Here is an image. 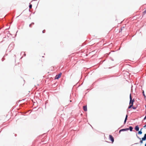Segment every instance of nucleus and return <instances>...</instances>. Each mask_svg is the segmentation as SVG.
I'll return each instance as SVG.
<instances>
[{
	"instance_id": "nucleus-1",
	"label": "nucleus",
	"mask_w": 146,
	"mask_h": 146,
	"mask_svg": "<svg viewBox=\"0 0 146 146\" xmlns=\"http://www.w3.org/2000/svg\"><path fill=\"white\" fill-rule=\"evenodd\" d=\"M130 100L129 102V104H133V102H134V99L132 100V98L131 94L130 95Z\"/></svg>"
},
{
	"instance_id": "nucleus-2",
	"label": "nucleus",
	"mask_w": 146,
	"mask_h": 146,
	"mask_svg": "<svg viewBox=\"0 0 146 146\" xmlns=\"http://www.w3.org/2000/svg\"><path fill=\"white\" fill-rule=\"evenodd\" d=\"M109 137L110 140L113 143L114 141V139L113 137L111 135H110Z\"/></svg>"
},
{
	"instance_id": "nucleus-3",
	"label": "nucleus",
	"mask_w": 146,
	"mask_h": 146,
	"mask_svg": "<svg viewBox=\"0 0 146 146\" xmlns=\"http://www.w3.org/2000/svg\"><path fill=\"white\" fill-rule=\"evenodd\" d=\"M129 130V129L128 128H125V129H120L119 131V133H120L121 132V131H127Z\"/></svg>"
},
{
	"instance_id": "nucleus-4",
	"label": "nucleus",
	"mask_w": 146,
	"mask_h": 146,
	"mask_svg": "<svg viewBox=\"0 0 146 146\" xmlns=\"http://www.w3.org/2000/svg\"><path fill=\"white\" fill-rule=\"evenodd\" d=\"M61 74L60 73V74H58V75H57L55 76V78L56 79H58L60 78Z\"/></svg>"
},
{
	"instance_id": "nucleus-5",
	"label": "nucleus",
	"mask_w": 146,
	"mask_h": 146,
	"mask_svg": "<svg viewBox=\"0 0 146 146\" xmlns=\"http://www.w3.org/2000/svg\"><path fill=\"white\" fill-rule=\"evenodd\" d=\"M83 109L84 110L86 111H87V107L86 106H84L83 107Z\"/></svg>"
},
{
	"instance_id": "nucleus-6",
	"label": "nucleus",
	"mask_w": 146,
	"mask_h": 146,
	"mask_svg": "<svg viewBox=\"0 0 146 146\" xmlns=\"http://www.w3.org/2000/svg\"><path fill=\"white\" fill-rule=\"evenodd\" d=\"M135 129L137 131H138L139 129V127L138 125L136 126L135 127Z\"/></svg>"
},
{
	"instance_id": "nucleus-7",
	"label": "nucleus",
	"mask_w": 146,
	"mask_h": 146,
	"mask_svg": "<svg viewBox=\"0 0 146 146\" xmlns=\"http://www.w3.org/2000/svg\"><path fill=\"white\" fill-rule=\"evenodd\" d=\"M129 129L130 131H132L133 129L132 127L131 126H130L129 127Z\"/></svg>"
},
{
	"instance_id": "nucleus-8",
	"label": "nucleus",
	"mask_w": 146,
	"mask_h": 146,
	"mask_svg": "<svg viewBox=\"0 0 146 146\" xmlns=\"http://www.w3.org/2000/svg\"><path fill=\"white\" fill-rule=\"evenodd\" d=\"M144 141H145L146 140V133L145 134V135H144L143 137L142 138Z\"/></svg>"
},
{
	"instance_id": "nucleus-9",
	"label": "nucleus",
	"mask_w": 146,
	"mask_h": 146,
	"mask_svg": "<svg viewBox=\"0 0 146 146\" xmlns=\"http://www.w3.org/2000/svg\"><path fill=\"white\" fill-rule=\"evenodd\" d=\"M142 94H143V96H144V98L145 99V98H146V96L144 94V91L143 90L142 91Z\"/></svg>"
},
{
	"instance_id": "nucleus-10",
	"label": "nucleus",
	"mask_w": 146,
	"mask_h": 146,
	"mask_svg": "<svg viewBox=\"0 0 146 146\" xmlns=\"http://www.w3.org/2000/svg\"><path fill=\"white\" fill-rule=\"evenodd\" d=\"M133 106V105L131 104H129V105L128 107V109H130Z\"/></svg>"
},
{
	"instance_id": "nucleus-11",
	"label": "nucleus",
	"mask_w": 146,
	"mask_h": 146,
	"mask_svg": "<svg viewBox=\"0 0 146 146\" xmlns=\"http://www.w3.org/2000/svg\"><path fill=\"white\" fill-rule=\"evenodd\" d=\"M142 132L141 131H139L138 133L139 134H142Z\"/></svg>"
},
{
	"instance_id": "nucleus-12",
	"label": "nucleus",
	"mask_w": 146,
	"mask_h": 146,
	"mask_svg": "<svg viewBox=\"0 0 146 146\" xmlns=\"http://www.w3.org/2000/svg\"><path fill=\"white\" fill-rule=\"evenodd\" d=\"M32 7V5L31 4H30L29 5V8L30 9Z\"/></svg>"
},
{
	"instance_id": "nucleus-13",
	"label": "nucleus",
	"mask_w": 146,
	"mask_h": 146,
	"mask_svg": "<svg viewBox=\"0 0 146 146\" xmlns=\"http://www.w3.org/2000/svg\"><path fill=\"white\" fill-rule=\"evenodd\" d=\"M143 141H144V140L142 138V140H140V143H143Z\"/></svg>"
},
{
	"instance_id": "nucleus-14",
	"label": "nucleus",
	"mask_w": 146,
	"mask_h": 146,
	"mask_svg": "<svg viewBox=\"0 0 146 146\" xmlns=\"http://www.w3.org/2000/svg\"><path fill=\"white\" fill-rule=\"evenodd\" d=\"M21 55L22 54H24V56H26V54L24 52H21Z\"/></svg>"
},
{
	"instance_id": "nucleus-15",
	"label": "nucleus",
	"mask_w": 146,
	"mask_h": 146,
	"mask_svg": "<svg viewBox=\"0 0 146 146\" xmlns=\"http://www.w3.org/2000/svg\"><path fill=\"white\" fill-rule=\"evenodd\" d=\"M136 136H137V138L138 139H140V140H141V138H140L139 137L137 136V134H136Z\"/></svg>"
},
{
	"instance_id": "nucleus-16",
	"label": "nucleus",
	"mask_w": 146,
	"mask_h": 146,
	"mask_svg": "<svg viewBox=\"0 0 146 146\" xmlns=\"http://www.w3.org/2000/svg\"><path fill=\"white\" fill-rule=\"evenodd\" d=\"M132 108L133 109H136V107L133 106L132 107Z\"/></svg>"
},
{
	"instance_id": "nucleus-17",
	"label": "nucleus",
	"mask_w": 146,
	"mask_h": 146,
	"mask_svg": "<svg viewBox=\"0 0 146 146\" xmlns=\"http://www.w3.org/2000/svg\"><path fill=\"white\" fill-rule=\"evenodd\" d=\"M146 119V115H145V117H144V119H143V120H145Z\"/></svg>"
},
{
	"instance_id": "nucleus-18",
	"label": "nucleus",
	"mask_w": 146,
	"mask_h": 146,
	"mask_svg": "<svg viewBox=\"0 0 146 146\" xmlns=\"http://www.w3.org/2000/svg\"><path fill=\"white\" fill-rule=\"evenodd\" d=\"M45 30H43V31H42V33H45Z\"/></svg>"
},
{
	"instance_id": "nucleus-19",
	"label": "nucleus",
	"mask_w": 146,
	"mask_h": 146,
	"mask_svg": "<svg viewBox=\"0 0 146 146\" xmlns=\"http://www.w3.org/2000/svg\"><path fill=\"white\" fill-rule=\"evenodd\" d=\"M126 121H127V120H124V124H125L126 123Z\"/></svg>"
},
{
	"instance_id": "nucleus-20",
	"label": "nucleus",
	"mask_w": 146,
	"mask_h": 146,
	"mask_svg": "<svg viewBox=\"0 0 146 146\" xmlns=\"http://www.w3.org/2000/svg\"><path fill=\"white\" fill-rule=\"evenodd\" d=\"M143 13H146V9L144 11Z\"/></svg>"
},
{
	"instance_id": "nucleus-21",
	"label": "nucleus",
	"mask_w": 146,
	"mask_h": 146,
	"mask_svg": "<svg viewBox=\"0 0 146 146\" xmlns=\"http://www.w3.org/2000/svg\"><path fill=\"white\" fill-rule=\"evenodd\" d=\"M32 25L31 24H30L29 25V26L30 27H31Z\"/></svg>"
},
{
	"instance_id": "nucleus-22",
	"label": "nucleus",
	"mask_w": 146,
	"mask_h": 146,
	"mask_svg": "<svg viewBox=\"0 0 146 146\" xmlns=\"http://www.w3.org/2000/svg\"><path fill=\"white\" fill-rule=\"evenodd\" d=\"M127 117H128V115H126V116H125V117L127 118Z\"/></svg>"
},
{
	"instance_id": "nucleus-23",
	"label": "nucleus",
	"mask_w": 146,
	"mask_h": 146,
	"mask_svg": "<svg viewBox=\"0 0 146 146\" xmlns=\"http://www.w3.org/2000/svg\"><path fill=\"white\" fill-rule=\"evenodd\" d=\"M31 24L32 25H34V23H32Z\"/></svg>"
},
{
	"instance_id": "nucleus-24",
	"label": "nucleus",
	"mask_w": 146,
	"mask_h": 146,
	"mask_svg": "<svg viewBox=\"0 0 146 146\" xmlns=\"http://www.w3.org/2000/svg\"><path fill=\"white\" fill-rule=\"evenodd\" d=\"M127 118L125 117V120H127Z\"/></svg>"
},
{
	"instance_id": "nucleus-25",
	"label": "nucleus",
	"mask_w": 146,
	"mask_h": 146,
	"mask_svg": "<svg viewBox=\"0 0 146 146\" xmlns=\"http://www.w3.org/2000/svg\"><path fill=\"white\" fill-rule=\"evenodd\" d=\"M146 127V125H145L144 126H143V127L144 128H145Z\"/></svg>"
},
{
	"instance_id": "nucleus-26",
	"label": "nucleus",
	"mask_w": 146,
	"mask_h": 146,
	"mask_svg": "<svg viewBox=\"0 0 146 146\" xmlns=\"http://www.w3.org/2000/svg\"><path fill=\"white\" fill-rule=\"evenodd\" d=\"M2 61H3L4 60V59H3V58H2Z\"/></svg>"
},
{
	"instance_id": "nucleus-27",
	"label": "nucleus",
	"mask_w": 146,
	"mask_h": 146,
	"mask_svg": "<svg viewBox=\"0 0 146 146\" xmlns=\"http://www.w3.org/2000/svg\"><path fill=\"white\" fill-rule=\"evenodd\" d=\"M142 129H143V128H141L140 131H141Z\"/></svg>"
},
{
	"instance_id": "nucleus-28",
	"label": "nucleus",
	"mask_w": 146,
	"mask_h": 146,
	"mask_svg": "<svg viewBox=\"0 0 146 146\" xmlns=\"http://www.w3.org/2000/svg\"><path fill=\"white\" fill-rule=\"evenodd\" d=\"M11 44H11L9 45V47L10 46H11Z\"/></svg>"
},
{
	"instance_id": "nucleus-29",
	"label": "nucleus",
	"mask_w": 146,
	"mask_h": 146,
	"mask_svg": "<svg viewBox=\"0 0 146 146\" xmlns=\"http://www.w3.org/2000/svg\"><path fill=\"white\" fill-rule=\"evenodd\" d=\"M70 102H72V100H70Z\"/></svg>"
},
{
	"instance_id": "nucleus-30",
	"label": "nucleus",
	"mask_w": 146,
	"mask_h": 146,
	"mask_svg": "<svg viewBox=\"0 0 146 146\" xmlns=\"http://www.w3.org/2000/svg\"><path fill=\"white\" fill-rule=\"evenodd\" d=\"M145 113L146 114V112H145Z\"/></svg>"
},
{
	"instance_id": "nucleus-31",
	"label": "nucleus",
	"mask_w": 146,
	"mask_h": 146,
	"mask_svg": "<svg viewBox=\"0 0 146 146\" xmlns=\"http://www.w3.org/2000/svg\"><path fill=\"white\" fill-rule=\"evenodd\" d=\"M15 136H16V134H15Z\"/></svg>"
},
{
	"instance_id": "nucleus-32",
	"label": "nucleus",
	"mask_w": 146,
	"mask_h": 146,
	"mask_svg": "<svg viewBox=\"0 0 146 146\" xmlns=\"http://www.w3.org/2000/svg\"><path fill=\"white\" fill-rule=\"evenodd\" d=\"M22 57H21V58H22Z\"/></svg>"
}]
</instances>
